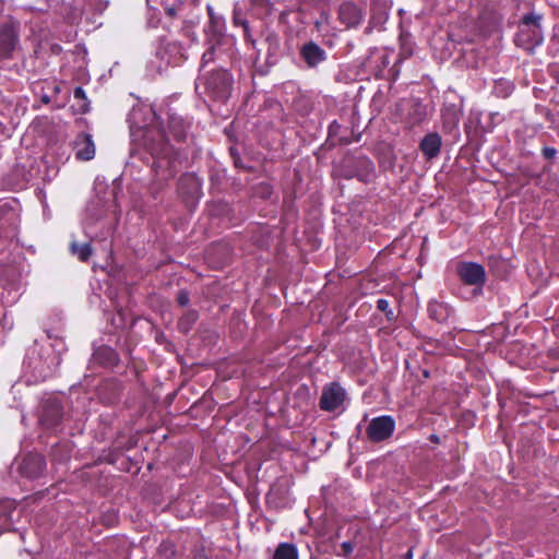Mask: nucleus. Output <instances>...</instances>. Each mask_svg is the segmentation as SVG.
<instances>
[{"label":"nucleus","mask_w":559,"mask_h":559,"mask_svg":"<svg viewBox=\"0 0 559 559\" xmlns=\"http://www.w3.org/2000/svg\"><path fill=\"white\" fill-rule=\"evenodd\" d=\"M144 146L151 153V155L155 158L154 167L157 170H166L173 167V148L168 144V140L164 131L150 127L144 130ZM171 171L169 170V174Z\"/></svg>","instance_id":"nucleus-1"},{"label":"nucleus","mask_w":559,"mask_h":559,"mask_svg":"<svg viewBox=\"0 0 559 559\" xmlns=\"http://www.w3.org/2000/svg\"><path fill=\"white\" fill-rule=\"evenodd\" d=\"M204 86L205 92L214 99L226 100L230 96L233 80L225 70H215L199 79L198 87Z\"/></svg>","instance_id":"nucleus-2"},{"label":"nucleus","mask_w":559,"mask_h":559,"mask_svg":"<svg viewBox=\"0 0 559 559\" xmlns=\"http://www.w3.org/2000/svg\"><path fill=\"white\" fill-rule=\"evenodd\" d=\"M460 280L466 284L481 288L486 281L485 269L474 262H460L456 266Z\"/></svg>","instance_id":"nucleus-3"},{"label":"nucleus","mask_w":559,"mask_h":559,"mask_svg":"<svg viewBox=\"0 0 559 559\" xmlns=\"http://www.w3.org/2000/svg\"><path fill=\"white\" fill-rule=\"evenodd\" d=\"M395 423L391 416L373 418L367 427V436L373 442L390 438L394 431Z\"/></svg>","instance_id":"nucleus-4"},{"label":"nucleus","mask_w":559,"mask_h":559,"mask_svg":"<svg viewBox=\"0 0 559 559\" xmlns=\"http://www.w3.org/2000/svg\"><path fill=\"white\" fill-rule=\"evenodd\" d=\"M17 44L16 25L13 23L0 24V58H10Z\"/></svg>","instance_id":"nucleus-5"},{"label":"nucleus","mask_w":559,"mask_h":559,"mask_svg":"<svg viewBox=\"0 0 559 559\" xmlns=\"http://www.w3.org/2000/svg\"><path fill=\"white\" fill-rule=\"evenodd\" d=\"M345 399V391L336 383L331 384L323 389L320 406L324 411L336 409Z\"/></svg>","instance_id":"nucleus-6"},{"label":"nucleus","mask_w":559,"mask_h":559,"mask_svg":"<svg viewBox=\"0 0 559 559\" xmlns=\"http://www.w3.org/2000/svg\"><path fill=\"white\" fill-rule=\"evenodd\" d=\"M46 466L44 456L37 453L27 454L20 466L21 473L29 478L38 477Z\"/></svg>","instance_id":"nucleus-7"},{"label":"nucleus","mask_w":559,"mask_h":559,"mask_svg":"<svg viewBox=\"0 0 559 559\" xmlns=\"http://www.w3.org/2000/svg\"><path fill=\"white\" fill-rule=\"evenodd\" d=\"M300 57L309 68H316L326 59V52L316 43L309 41L300 48Z\"/></svg>","instance_id":"nucleus-8"},{"label":"nucleus","mask_w":559,"mask_h":559,"mask_svg":"<svg viewBox=\"0 0 559 559\" xmlns=\"http://www.w3.org/2000/svg\"><path fill=\"white\" fill-rule=\"evenodd\" d=\"M75 156L80 160H91L95 156V144L86 133L79 134L74 142Z\"/></svg>","instance_id":"nucleus-9"},{"label":"nucleus","mask_w":559,"mask_h":559,"mask_svg":"<svg viewBox=\"0 0 559 559\" xmlns=\"http://www.w3.org/2000/svg\"><path fill=\"white\" fill-rule=\"evenodd\" d=\"M338 19L346 27H355L362 20L361 10L353 3H344L340 7Z\"/></svg>","instance_id":"nucleus-10"},{"label":"nucleus","mask_w":559,"mask_h":559,"mask_svg":"<svg viewBox=\"0 0 559 559\" xmlns=\"http://www.w3.org/2000/svg\"><path fill=\"white\" fill-rule=\"evenodd\" d=\"M179 190L182 194H187L188 198L193 200L200 194L201 181L194 175H186L180 179Z\"/></svg>","instance_id":"nucleus-11"},{"label":"nucleus","mask_w":559,"mask_h":559,"mask_svg":"<svg viewBox=\"0 0 559 559\" xmlns=\"http://www.w3.org/2000/svg\"><path fill=\"white\" fill-rule=\"evenodd\" d=\"M441 147V138L437 133H430L426 135L421 143L420 148L428 158L436 157Z\"/></svg>","instance_id":"nucleus-12"},{"label":"nucleus","mask_w":559,"mask_h":559,"mask_svg":"<svg viewBox=\"0 0 559 559\" xmlns=\"http://www.w3.org/2000/svg\"><path fill=\"white\" fill-rule=\"evenodd\" d=\"M168 128L169 132L176 140L181 141L186 138L188 126L185 123L181 117L171 116L169 119Z\"/></svg>","instance_id":"nucleus-13"},{"label":"nucleus","mask_w":559,"mask_h":559,"mask_svg":"<svg viewBox=\"0 0 559 559\" xmlns=\"http://www.w3.org/2000/svg\"><path fill=\"white\" fill-rule=\"evenodd\" d=\"M428 310L430 317L438 322L447 321L451 314V308L442 302H431Z\"/></svg>","instance_id":"nucleus-14"},{"label":"nucleus","mask_w":559,"mask_h":559,"mask_svg":"<svg viewBox=\"0 0 559 559\" xmlns=\"http://www.w3.org/2000/svg\"><path fill=\"white\" fill-rule=\"evenodd\" d=\"M223 27L224 21L222 20V17L217 15H212V19H210L209 28L206 31L209 39L215 40L216 43H221Z\"/></svg>","instance_id":"nucleus-15"},{"label":"nucleus","mask_w":559,"mask_h":559,"mask_svg":"<svg viewBox=\"0 0 559 559\" xmlns=\"http://www.w3.org/2000/svg\"><path fill=\"white\" fill-rule=\"evenodd\" d=\"M273 559H298L297 548L293 544H280L274 552Z\"/></svg>","instance_id":"nucleus-16"},{"label":"nucleus","mask_w":559,"mask_h":559,"mask_svg":"<svg viewBox=\"0 0 559 559\" xmlns=\"http://www.w3.org/2000/svg\"><path fill=\"white\" fill-rule=\"evenodd\" d=\"M105 202L100 199L93 200L86 207L87 217L92 221H97L105 213Z\"/></svg>","instance_id":"nucleus-17"},{"label":"nucleus","mask_w":559,"mask_h":559,"mask_svg":"<svg viewBox=\"0 0 559 559\" xmlns=\"http://www.w3.org/2000/svg\"><path fill=\"white\" fill-rule=\"evenodd\" d=\"M71 252L78 255L81 261H86L92 254V248L90 243H78L73 241L71 243Z\"/></svg>","instance_id":"nucleus-18"},{"label":"nucleus","mask_w":559,"mask_h":559,"mask_svg":"<svg viewBox=\"0 0 559 559\" xmlns=\"http://www.w3.org/2000/svg\"><path fill=\"white\" fill-rule=\"evenodd\" d=\"M209 44H210V47L206 49V51L202 56L201 70H204L206 64L214 60L216 46L219 45L221 43H216L215 40L209 39Z\"/></svg>","instance_id":"nucleus-19"},{"label":"nucleus","mask_w":559,"mask_h":559,"mask_svg":"<svg viewBox=\"0 0 559 559\" xmlns=\"http://www.w3.org/2000/svg\"><path fill=\"white\" fill-rule=\"evenodd\" d=\"M73 97L74 99L76 100H80L81 104L79 105V110L81 112H86L88 111L90 109V104L87 102V97H86V94L84 92V90L82 87H75L74 92H73Z\"/></svg>","instance_id":"nucleus-20"},{"label":"nucleus","mask_w":559,"mask_h":559,"mask_svg":"<svg viewBox=\"0 0 559 559\" xmlns=\"http://www.w3.org/2000/svg\"><path fill=\"white\" fill-rule=\"evenodd\" d=\"M361 165L364 166V168H366V173H359L358 176H359V179L361 181H368L370 180V178L372 177V173H373V165L371 162H369L368 159H362L361 160Z\"/></svg>","instance_id":"nucleus-21"},{"label":"nucleus","mask_w":559,"mask_h":559,"mask_svg":"<svg viewBox=\"0 0 559 559\" xmlns=\"http://www.w3.org/2000/svg\"><path fill=\"white\" fill-rule=\"evenodd\" d=\"M536 20H537V19H536L535 16H531V15H526V16H524V19H523V24H524L525 26L533 25V29H532V32H533V35H534V36H537V35H538V33H539V28H538V26H537V24H536Z\"/></svg>","instance_id":"nucleus-22"},{"label":"nucleus","mask_w":559,"mask_h":559,"mask_svg":"<svg viewBox=\"0 0 559 559\" xmlns=\"http://www.w3.org/2000/svg\"><path fill=\"white\" fill-rule=\"evenodd\" d=\"M60 416L61 415H60V412H59V407L56 406L51 417L49 416L48 413H46V414L43 415V420H45L48 425H53V424H56L59 420Z\"/></svg>","instance_id":"nucleus-23"},{"label":"nucleus","mask_w":559,"mask_h":559,"mask_svg":"<svg viewBox=\"0 0 559 559\" xmlns=\"http://www.w3.org/2000/svg\"><path fill=\"white\" fill-rule=\"evenodd\" d=\"M377 308L380 311L386 312L388 314H392L391 311H389V301L385 299H378L377 301Z\"/></svg>","instance_id":"nucleus-24"},{"label":"nucleus","mask_w":559,"mask_h":559,"mask_svg":"<svg viewBox=\"0 0 559 559\" xmlns=\"http://www.w3.org/2000/svg\"><path fill=\"white\" fill-rule=\"evenodd\" d=\"M180 306H187L189 304V295L185 290H180L177 297Z\"/></svg>","instance_id":"nucleus-25"},{"label":"nucleus","mask_w":559,"mask_h":559,"mask_svg":"<svg viewBox=\"0 0 559 559\" xmlns=\"http://www.w3.org/2000/svg\"><path fill=\"white\" fill-rule=\"evenodd\" d=\"M557 151L554 147H544L543 148V156L546 159H551L556 156Z\"/></svg>","instance_id":"nucleus-26"},{"label":"nucleus","mask_w":559,"mask_h":559,"mask_svg":"<svg viewBox=\"0 0 559 559\" xmlns=\"http://www.w3.org/2000/svg\"><path fill=\"white\" fill-rule=\"evenodd\" d=\"M342 550L345 556H348L353 551V545L349 542H344L342 545Z\"/></svg>","instance_id":"nucleus-27"},{"label":"nucleus","mask_w":559,"mask_h":559,"mask_svg":"<svg viewBox=\"0 0 559 559\" xmlns=\"http://www.w3.org/2000/svg\"><path fill=\"white\" fill-rule=\"evenodd\" d=\"M235 23L236 24H241L246 29H247V24L245 21H241L237 15H235V19H234Z\"/></svg>","instance_id":"nucleus-28"},{"label":"nucleus","mask_w":559,"mask_h":559,"mask_svg":"<svg viewBox=\"0 0 559 559\" xmlns=\"http://www.w3.org/2000/svg\"><path fill=\"white\" fill-rule=\"evenodd\" d=\"M166 12H167V14L169 16H175L176 15V9L175 8H167Z\"/></svg>","instance_id":"nucleus-29"},{"label":"nucleus","mask_w":559,"mask_h":559,"mask_svg":"<svg viewBox=\"0 0 559 559\" xmlns=\"http://www.w3.org/2000/svg\"><path fill=\"white\" fill-rule=\"evenodd\" d=\"M207 12H209L210 19H212V15H215L211 5H207Z\"/></svg>","instance_id":"nucleus-30"},{"label":"nucleus","mask_w":559,"mask_h":559,"mask_svg":"<svg viewBox=\"0 0 559 559\" xmlns=\"http://www.w3.org/2000/svg\"><path fill=\"white\" fill-rule=\"evenodd\" d=\"M135 115H136V110H135V109H133V111H132V119H134V118H135Z\"/></svg>","instance_id":"nucleus-31"}]
</instances>
